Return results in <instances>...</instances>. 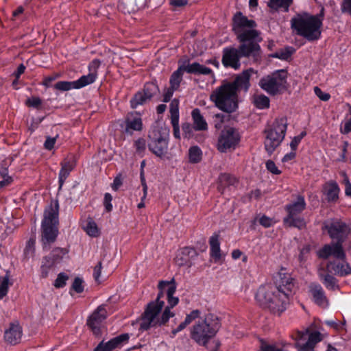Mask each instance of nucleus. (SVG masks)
Segmentation results:
<instances>
[{
	"label": "nucleus",
	"mask_w": 351,
	"mask_h": 351,
	"mask_svg": "<svg viewBox=\"0 0 351 351\" xmlns=\"http://www.w3.org/2000/svg\"><path fill=\"white\" fill-rule=\"evenodd\" d=\"M101 60L93 59L88 64V69L89 73L80 77L85 86L94 83L97 77V71L101 65Z\"/></svg>",
	"instance_id": "5701e85b"
},
{
	"label": "nucleus",
	"mask_w": 351,
	"mask_h": 351,
	"mask_svg": "<svg viewBox=\"0 0 351 351\" xmlns=\"http://www.w3.org/2000/svg\"><path fill=\"white\" fill-rule=\"evenodd\" d=\"M341 174L343 178V182L345 184V193L347 196H351V183L345 172H342Z\"/></svg>",
	"instance_id": "e2e57ef3"
},
{
	"label": "nucleus",
	"mask_w": 351,
	"mask_h": 351,
	"mask_svg": "<svg viewBox=\"0 0 351 351\" xmlns=\"http://www.w3.org/2000/svg\"><path fill=\"white\" fill-rule=\"evenodd\" d=\"M107 317L106 311L103 305L99 306L88 317L87 325L96 336L101 335V327L102 322Z\"/></svg>",
	"instance_id": "a211bd4d"
},
{
	"label": "nucleus",
	"mask_w": 351,
	"mask_h": 351,
	"mask_svg": "<svg viewBox=\"0 0 351 351\" xmlns=\"http://www.w3.org/2000/svg\"><path fill=\"white\" fill-rule=\"evenodd\" d=\"M259 223L264 228H270L275 223V221L274 219L263 215L259 219Z\"/></svg>",
	"instance_id": "864d4df0"
},
{
	"label": "nucleus",
	"mask_w": 351,
	"mask_h": 351,
	"mask_svg": "<svg viewBox=\"0 0 351 351\" xmlns=\"http://www.w3.org/2000/svg\"><path fill=\"white\" fill-rule=\"evenodd\" d=\"M199 317H204V315L202 316V312L199 310L195 309L186 314L184 321L190 324L193 321L199 319Z\"/></svg>",
	"instance_id": "09e8293b"
},
{
	"label": "nucleus",
	"mask_w": 351,
	"mask_h": 351,
	"mask_svg": "<svg viewBox=\"0 0 351 351\" xmlns=\"http://www.w3.org/2000/svg\"><path fill=\"white\" fill-rule=\"evenodd\" d=\"M340 189L337 182L330 181L324 186V193L326 199L329 203H336L339 199Z\"/></svg>",
	"instance_id": "393cba45"
},
{
	"label": "nucleus",
	"mask_w": 351,
	"mask_h": 351,
	"mask_svg": "<svg viewBox=\"0 0 351 351\" xmlns=\"http://www.w3.org/2000/svg\"><path fill=\"white\" fill-rule=\"evenodd\" d=\"M266 168L267 169L273 174L279 175L281 171L276 167L275 162L271 160H269L266 162Z\"/></svg>",
	"instance_id": "13d9d810"
},
{
	"label": "nucleus",
	"mask_w": 351,
	"mask_h": 351,
	"mask_svg": "<svg viewBox=\"0 0 351 351\" xmlns=\"http://www.w3.org/2000/svg\"><path fill=\"white\" fill-rule=\"evenodd\" d=\"M311 292L312 293L313 300L316 304L323 308L328 306V300L322 287L319 285L311 284Z\"/></svg>",
	"instance_id": "a878e982"
},
{
	"label": "nucleus",
	"mask_w": 351,
	"mask_h": 351,
	"mask_svg": "<svg viewBox=\"0 0 351 351\" xmlns=\"http://www.w3.org/2000/svg\"><path fill=\"white\" fill-rule=\"evenodd\" d=\"M149 98L142 92H137L130 100V106L133 109H136L138 106L145 104L147 101H149Z\"/></svg>",
	"instance_id": "ea45409f"
},
{
	"label": "nucleus",
	"mask_w": 351,
	"mask_h": 351,
	"mask_svg": "<svg viewBox=\"0 0 351 351\" xmlns=\"http://www.w3.org/2000/svg\"><path fill=\"white\" fill-rule=\"evenodd\" d=\"M287 129V120L282 117L276 119L272 126L265 131L266 134L264 142L266 152L271 155L280 145Z\"/></svg>",
	"instance_id": "9d476101"
},
{
	"label": "nucleus",
	"mask_w": 351,
	"mask_h": 351,
	"mask_svg": "<svg viewBox=\"0 0 351 351\" xmlns=\"http://www.w3.org/2000/svg\"><path fill=\"white\" fill-rule=\"evenodd\" d=\"M317 256L324 259L336 260V258H346V253L342 247V243L332 241L319 249Z\"/></svg>",
	"instance_id": "dca6fc26"
},
{
	"label": "nucleus",
	"mask_w": 351,
	"mask_h": 351,
	"mask_svg": "<svg viewBox=\"0 0 351 351\" xmlns=\"http://www.w3.org/2000/svg\"><path fill=\"white\" fill-rule=\"evenodd\" d=\"M287 72L279 69L263 77L259 81L260 87L270 95L282 93L287 88Z\"/></svg>",
	"instance_id": "9b49d317"
},
{
	"label": "nucleus",
	"mask_w": 351,
	"mask_h": 351,
	"mask_svg": "<svg viewBox=\"0 0 351 351\" xmlns=\"http://www.w3.org/2000/svg\"><path fill=\"white\" fill-rule=\"evenodd\" d=\"M68 280L69 276L64 272H60L58 274L56 279L53 283V285L57 289L63 288L66 285Z\"/></svg>",
	"instance_id": "49530a36"
},
{
	"label": "nucleus",
	"mask_w": 351,
	"mask_h": 351,
	"mask_svg": "<svg viewBox=\"0 0 351 351\" xmlns=\"http://www.w3.org/2000/svg\"><path fill=\"white\" fill-rule=\"evenodd\" d=\"M169 128L158 121L152 124L148 133L147 147L156 156L163 158L169 149Z\"/></svg>",
	"instance_id": "423d86ee"
},
{
	"label": "nucleus",
	"mask_w": 351,
	"mask_h": 351,
	"mask_svg": "<svg viewBox=\"0 0 351 351\" xmlns=\"http://www.w3.org/2000/svg\"><path fill=\"white\" fill-rule=\"evenodd\" d=\"M56 265L58 264L50 254L44 256L40 265V276L43 278H47L51 269Z\"/></svg>",
	"instance_id": "7c9ffc66"
},
{
	"label": "nucleus",
	"mask_w": 351,
	"mask_h": 351,
	"mask_svg": "<svg viewBox=\"0 0 351 351\" xmlns=\"http://www.w3.org/2000/svg\"><path fill=\"white\" fill-rule=\"evenodd\" d=\"M326 271L339 276H346L351 274V267L346 258L329 260L326 264Z\"/></svg>",
	"instance_id": "6ab92c4d"
},
{
	"label": "nucleus",
	"mask_w": 351,
	"mask_h": 351,
	"mask_svg": "<svg viewBox=\"0 0 351 351\" xmlns=\"http://www.w3.org/2000/svg\"><path fill=\"white\" fill-rule=\"evenodd\" d=\"M176 90V89H173L171 86L167 88L164 92L162 101L165 103L169 102Z\"/></svg>",
	"instance_id": "774afa93"
},
{
	"label": "nucleus",
	"mask_w": 351,
	"mask_h": 351,
	"mask_svg": "<svg viewBox=\"0 0 351 351\" xmlns=\"http://www.w3.org/2000/svg\"><path fill=\"white\" fill-rule=\"evenodd\" d=\"M176 262L179 266L187 265L190 267L191 265L189 257L182 256V252L176 256Z\"/></svg>",
	"instance_id": "6e6d98bb"
},
{
	"label": "nucleus",
	"mask_w": 351,
	"mask_h": 351,
	"mask_svg": "<svg viewBox=\"0 0 351 351\" xmlns=\"http://www.w3.org/2000/svg\"><path fill=\"white\" fill-rule=\"evenodd\" d=\"M189 162L191 164L199 163L202 159V151L197 145L192 146L189 149Z\"/></svg>",
	"instance_id": "72a5a7b5"
},
{
	"label": "nucleus",
	"mask_w": 351,
	"mask_h": 351,
	"mask_svg": "<svg viewBox=\"0 0 351 351\" xmlns=\"http://www.w3.org/2000/svg\"><path fill=\"white\" fill-rule=\"evenodd\" d=\"M184 72L194 75H210L212 78H215V73L211 69L197 62L191 63L189 58L186 57L179 60L178 69L170 76L169 86L173 89L178 90Z\"/></svg>",
	"instance_id": "0eeeda50"
},
{
	"label": "nucleus",
	"mask_w": 351,
	"mask_h": 351,
	"mask_svg": "<svg viewBox=\"0 0 351 351\" xmlns=\"http://www.w3.org/2000/svg\"><path fill=\"white\" fill-rule=\"evenodd\" d=\"M0 176L2 180L0 181V190L10 185L13 182V178L8 174V168H3L0 171Z\"/></svg>",
	"instance_id": "79ce46f5"
},
{
	"label": "nucleus",
	"mask_w": 351,
	"mask_h": 351,
	"mask_svg": "<svg viewBox=\"0 0 351 351\" xmlns=\"http://www.w3.org/2000/svg\"><path fill=\"white\" fill-rule=\"evenodd\" d=\"M130 335L128 333L121 334L106 342L101 341L95 348L93 351H112L117 348H121L128 343Z\"/></svg>",
	"instance_id": "aec40b11"
},
{
	"label": "nucleus",
	"mask_w": 351,
	"mask_h": 351,
	"mask_svg": "<svg viewBox=\"0 0 351 351\" xmlns=\"http://www.w3.org/2000/svg\"><path fill=\"white\" fill-rule=\"evenodd\" d=\"M88 235L92 237H97L99 234V230L95 221L88 217L84 221L82 226Z\"/></svg>",
	"instance_id": "473e14b6"
},
{
	"label": "nucleus",
	"mask_w": 351,
	"mask_h": 351,
	"mask_svg": "<svg viewBox=\"0 0 351 351\" xmlns=\"http://www.w3.org/2000/svg\"><path fill=\"white\" fill-rule=\"evenodd\" d=\"M294 288V278L282 269L278 273L274 285L267 283L258 287L255 300L261 307L280 315L287 309Z\"/></svg>",
	"instance_id": "f03ea898"
},
{
	"label": "nucleus",
	"mask_w": 351,
	"mask_h": 351,
	"mask_svg": "<svg viewBox=\"0 0 351 351\" xmlns=\"http://www.w3.org/2000/svg\"><path fill=\"white\" fill-rule=\"evenodd\" d=\"M324 273L325 271L324 268H319L318 269V275L325 287L328 289L335 290L337 287V279L330 275V273H328L326 274Z\"/></svg>",
	"instance_id": "2f4dec72"
},
{
	"label": "nucleus",
	"mask_w": 351,
	"mask_h": 351,
	"mask_svg": "<svg viewBox=\"0 0 351 351\" xmlns=\"http://www.w3.org/2000/svg\"><path fill=\"white\" fill-rule=\"evenodd\" d=\"M183 133L186 138H191L193 136V125L189 123H183L182 125Z\"/></svg>",
	"instance_id": "052dcab7"
},
{
	"label": "nucleus",
	"mask_w": 351,
	"mask_h": 351,
	"mask_svg": "<svg viewBox=\"0 0 351 351\" xmlns=\"http://www.w3.org/2000/svg\"><path fill=\"white\" fill-rule=\"evenodd\" d=\"M69 250L66 247H55L53 248L50 254L53 258L57 264L60 263L63 259L68 255Z\"/></svg>",
	"instance_id": "58836bf2"
},
{
	"label": "nucleus",
	"mask_w": 351,
	"mask_h": 351,
	"mask_svg": "<svg viewBox=\"0 0 351 351\" xmlns=\"http://www.w3.org/2000/svg\"><path fill=\"white\" fill-rule=\"evenodd\" d=\"M134 146L136 150V153L141 157L143 156L147 147L145 139L143 138H138L134 141Z\"/></svg>",
	"instance_id": "c03bdc74"
},
{
	"label": "nucleus",
	"mask_w": 351,
	"mask_h": 351,
	"mask_svg": "<svg viewBox=\"0 0 351 351\" xmlns=\"http://www.w3.org/2000/svg\"><path fill=\"white\" fill-rule=\"evenodd\" d=\"M261 349L262 351H284L283 348H278L275 344L262 343Z\"/></svg>",
	"instance_id": "69168bd1"
},
{
	"label": "nucleus",
	"mask_w": 351,
	"mask_h": 351,
	"mask_svg": "<svg viewBox=\"0 0 351 351\" xmlns=\"http://www.w3.org/2000/svg\"><path fill=\"white\" fill-rule=\"evenodd\" d=\"M141 184L143 186V195L141 197V202L138 204V208H142L145 207L144 199L146 198L147 193V184L145 182V178L143 176V173H141Z\"/></svg>",
	"instance_id": "603ef678"
},
{
	"label": "nucleus",
	"mask_w": 351,
	"mask_h": 351,
	"mask_svg": "<svg viewBox=\"0 0 351 351\" xmlns=\"http://www.w3.org/2000/svg\"><path fill=\"white\" fill-rule=\"evenodd\" d=\"M250 86V74L243 72L232 82L225 83L216 88L210 94V99L219 110L228 113L233 112L238 108V90H243L246 92Z\"/></svg>",
	"instance_id": "7ed1b4c3"
},
{
	"label": "nucleus",
	"mask_w": 351,
	"mask_h": 351,
	"mask_svg": "<svg viewBox=\"0 0 351 351\" xmlns=\"http://www.w3.org/2000/svg\"><path fill=\"white\" fill-rule=\"evenodd\" d=\"M159 91L158 85L154 82H147L144 85L142 92L151 99Z\"/></svg>",
	"instance_id": "a19ab883"
},
{
	"label": "nucleus",
	"mask_w": 351,
	"mask_h": 351,
	"mask_svg": "<svg viewBox=\"0 0 351 351\" xmlns=\"http://www.w3.org/2000/svg\"><path fill=\"white\" fill-rule=\"evenodd\" d=\"M193 129L195 131H206L208 130V124L204 117L197 108L191 112Z\"/></svg>",
	"instance_id": "cd10ccee"
},
{
	"label": "nucleus",
	"mask_w": 351,
	"mask_h": 351,
	"mask_svg": "<svg viewBox=\"0 0 351 351\" xmlns=\"http://www.w3.org/2000/svg\"><path fill=\"white\" fill-rule=\"evenodd\" d=\"M305 132H302L300 135L295 136L290 143V147L292 151H295L297 149L298 144L300 143L303 136L305 135Z\"/></svg>",
	"instance_id": "0e129e2a"
},
{
	"label": "nucleus",
	"mask_w": 351,
	"mask_h": 351,
	"mask_svg": "<svg viewBox=\"0 0 351 351\" xmlns=\"http://www.w3.org/2000/svg\"><path fill=\"white\" fill-rule=\"evenodd\" d=\"M58 136V135L56 137L47 136L44 143L45 149L49 151L53 149Z\"/></svg>",
	"instance_id": "680f3d73"
},
{
	"label": "nucleus",
	"mask_w": 351,
	"mask_h": 351,
	"mask_svg": "<svg viewBox=\"0 0 351 351\" xmlns=\"http://www.w3.org/2000/svg\"><path fill=\"white\" fill-rule=\"evenodd\" d=\"M72 289L77 293L84 291L83 280L79 277H76L72 284Z\"/></svg>",
	"instance_id": "3c124183"
},
{
	"label": "nucleus",
	"mask_w": 351,
	"mask_h": 351,
	"mask_svg": "<svg viewBox=\"0 0 351 351\" xmlns=\"http://www.w3.org/2000/svg\"><path fill=\"white\" fill-rule=\"evenodd\" d=\"M59 204L56 202L45 210L44 218L41 223V242L45 251L49 250L51 245L58 237L59 231Z\"/></svg>",
	"instance_id": "39448f33"
},
{
	"label": "nucleus",
	"mask_w": 351,
	"mask_h": 351,
	"mask_svg": "<svg viewBox=\"0 0 351 351\" xmlns=\"http://www.w3.org/2000/svg\"><path fill=\"white\" fill-rule=\"evenodd\" d=\"M210 244V254L212 258L215 259V261L220 260L221 255V249H220V242H219V235L217 233H214L209 239Z\"/></svg>",
	"instance_id": "c85d7f7f"
},
{
	"label": "nucleus",
	"mask_w": 351,
	"mask_h": 351,
	"mask_svg": "<svg viewBox=\"0 0 351 351\" xmlns=\"http://www.w3.org/2000/svg\"><path fill=\"white\" fill-rule=\"evenodd\" d=\"M255 21L248 19L242 12H237L232 19V29L240 45L237 48L226 47L223 49L221 62L226 68L237 70L241 66V58H251L254 62L261 58V49L259 43L262 41L261 32L256 29Z\"/></svg>",
	"instance_id": "f257e3e1"
},
{
	"label": "nucleus",
	"mask_w": 351,
	"mask_h": 351,
	"mask_svg": "<svg viewBox=\"0 0 351 351\" xmlns=\"http://www.w3.org/2000/svg\"><path fill=\"white\" fill-rule=\"evenodd\" d=\"M120 127L123 133L129 135L133 134L134 132H141L143 128L141 113L136 111L129 112L120 124Z\"/></svg>",
	"instance_id": "2eb2a0df"
},
{
	"label": "nucleus",
	"mask_w": 351,
	"mask_h": 351,
	"mask_svg": "<svg viewBox=\"0 0 351 351\" xmlns=\"http://www.w3.org/2000/svg\"><path fill=\"white\" fill-rule=\"evenodd\" d=\"M293 0H269L268 5L273 9L288 12Z\"/></svg>",
	"instance_id": "c9c22d12"
},
{
	"label": "nucleus",
	"mask_w": 351,
	"mask_h": 351,
	"mask_svg": "<svg viewBox=\"0 0 351 351\" xmlns=\"http://www.w3.org/2000/svg\"><path fill=\"white\" fill-rule=\"evenodd\" d=\"M61 169L58 174L59 190H60L70 173L73 170L75 162L74 160H65L60 163Z\"/></svg>",
	"instance_id": "b1692460"
},
{
	"label": "nucleus",
	"mask_w": 351,
	"mask_h": 351,
	"mask_svg": "<svg viewBox=\"0 0 351 351\" xmlns=\"http://www.w3.org/2000/svg\"><path fill=\"white\" fill-rule=\"evenodd\" d=\"M314 92L315 94L322 101H326L330 97V95L328 93H323L317 86L314 88Z\"/></svg>",
	"instance_id": "338daca9"
},
{
	"label": "nucleus",
	"mask_w": 351,
	"mask_h": 351,
	"mask_svg": "<svg viewBox=\"0 0 351 351\" xmlns=\"http://www.w3.org/2000/svg\"><path fill=\"white\" fill-rule=\"evenodd\" d=\"M295 52V49L292 47H286L284 49L271 54V57L278 58L282 60H287Z\"/></svg>",
	"instance_id": "4c0bfd02"
},
{
	"label": "nucleus",
	"mask_w": 351,
	"mask_h": 351,
	"mask_svg": "<svg viewBox=\"0 0 351 351\" xmlns=\"http://www.w3.org/2000/svg\"><path fill=\"white\" fill-rule=\"evenodd\" d=\"M181 251L182 255L189 257V259L197 256V253L195 249L191 247H185L182 248Z\"/></svg>",
	"instance_id": "4d7b16f0"
},
{
	"label": "nucleus",
	"mask_w": 351,
	"mask_h": 351,
	"mask_svg": "<svg viewBox=\"0 0 351 351\" xmlns=\"http://www.w3.org/2000/svg\"><path fill=\"white\" fill-rule=\"evenodd\" d=\"M169 111L171 114V121L179 120V101L177 99L171 100L169 105Z\"/></svg>",
	"instance_id": "37998d69"
},
{
	"label": "nucleus",
	"mask_w": 351,
	"mask_h": 351,
	"mask_svg": "<svg viewBox=\"0 0 351 351\" xmlns=\"http://www.w3.org/2000/svg\"><path fill=\"white\" fill-rule=\"evenodd\" d=\"M112 196L109 193H106L104 195V205L106 211L110 212L112 210Z\"/></svg>",
	"instance_id": "bf43d9fd"
},
{
	"label": "nucleus",
	"mask_w": 351,
	"mask_h": 351,
	"mask_svg": "<svg viewBox=\"0 0 351 351\" xmlns=\"http://www.w3.org/2000/svg\"><path fill=\"white\" fill-rule=\"evenodd\" d=\"M313 327V324L308 327V351H314L313 348L316 344L325 338L324 334L314 330Z\"/></svg>",
	"instance_id": "c756f323"
},
{
	"label": "nucleus",
	"mask_w": 351,
	"mask_h": 351,
	"mask_svg": "<svg viewBox=\"0 0 351 351\" xmlns=\"http://www.w3.org/2000/svg\"><path fill=\"white\" fill-rule=\"evenodd\" d=\"M307 335V328L304 329L302 332H298L295 337V346L298 351H307V340L306 336Z\"/></svg>",
	"instance_id": "f704fd0d"
},
{
	"label": "nucleus",
	"mask_w": 351,
	"mask_h": 351,
	"mask_svg": "<svg viewBox=\"0 0 351 351\" xmlns=\"http://www.w3.org/2000/svg\"><path fill=\"white\" fill-rule=\"evenodd\" d=\"M324 16V8L316 15H308V41L318 40L321 36L322 21Z\"/></svg>",
	"instance_id": "f3484780"
},
{
	"label": "nucleus",
	"mask_w": 351,
	"mask_h": 351,
	"mask_svg": "<svg viewBox=\"0 0 351 351\" xmlns=\"http://www.w3.org/2000/svg\"><path fill=\"white\" fill-rule=\"evenodd\" d=\"M253 103L258 109L263 110L269 107L270 100L267 96L260 94L254 96Z\"/></svg>",
	"instance_id": "e433bc0d"
},
{
	"label": "nucleus",
	"mask_w": 351,
	"mask_h": 351,
	"mask_svg": "<svg viewBox=\"0 0 351 351\" xmlns=\"http://www.w3.org/2000/svg\"><path fill=\"white\" fill-rule=\"evenodd\" d=\"M332 239L342 243L351 232V225L340 219H332L324 226Z\"/></svg>",
	"instance_id": "ddd939ff"
},
{
	"label": "nucleus",
	"mask_w": 351,
	"mask_h": 351,
	"mask_svg": "<svg viewBox=\"0 0 351 351\" xmlns=\"http://www.w3.org/2000/svg\"><path fill=\"white\" fill-rule=\"evenodd\" d=\"M83 80L80 77L75 81H59L54 85V88L61 91H69L73 89H80L85 87Z\"/></svg>",
	"instance_id": "bb28decb"
},
{
	"label": "nucleus",
	"mask_w": 351,
	"mask_h": 351,
	"mask_svg": "<svg viewBox=\"0 0 351 351\" xmlns=\"http://www.w3.org/2000/svg\"><path fill=\"white\" fill-rule=\"evenodd\" d=\"M298 261L302 267L306 268L307 267V247L304 246L300 252V254L298 256Z\"/></svg>",
	"instance_id": "8fccbe9b"
},
{
	"label": "nucleus",
	"mask_w": 351,
	"mask_h": 351,
	"mask_svg": "<svg viewBox=\"0 0 351 351\" xmlns=\"http://www.w3.org/2000/svg\"><path fill=\"white\" fill-rule=\"evenodd\" d=\"M35 244L36 240L34 238H30L26 243L24 249V255L26 258L32 257L35 254Z\"/></svg>",
	"instance_id": "a18cd8bd"
},
{
	"label": "nucleus",
	"mask_w": 351,
	"mask_h": 351,
	"mask_svg": "<svg viewBox=\"0 0 351 351\" xmlns=\"http://www.w3.org/2000/svg\"><path fill=\"white\" fill-rule=\"evenodd\" d=\"M26 104L34 108H38L42 104V100L38 97H32L27 99Z\"/></svg>",
	"instance_id": "5fc2aeb1"
},
{
	"label": "nucleus",
	"mask_w": 351,
	"mask_h": 351,
	"mask_svg": "<svg viewBox=\"0 0 351 351\" xmlns=\"http://www.w3.org/2000/svg\"><path fill=\"white\" fill-rule=\"evenodd\" d=\"M239 141V134L233 128L223 130L218 139L217 149L222 153L234 149Z\"/></svg>",
	"instance_id": "4468645a"
},
{
	"label": "nucleus",
	"mask_w": 351,
	"mask_h": 351,
	"mask_svg": "<svg viewBox=\"0 0 351 351\" xmlns=\"http://www.w3.org/2000/svg\"><path fill=\"white\" fill-rule=\"evenodd\" d=\"M291 25L297 34L307 38V12L298 14L291 19Z\"/></svg>",
	"instance_id": "4be33fe9"
},
{
	"label": "nucleus",
	"mask_w": 351,
	"mask_h": 351,
	"mask_svg": "<svg viewBox=\"0 0 351 351\" xmlns=\"http://www.w3.org/2000/svg\"><path fill=\"white\" fill-rule=\"evenodd\" d=\"M9 289V275L7 274L3 277L0 283V300H2L8 292Z\"/></svg>",
	"instance_id": "de8ad7c7"
},
{
	"label": "nucleus",
	"mask_w": 351,
	"mask_h": 351,
	"mask_svg": "<svg viewBox=\"0 0 351 351\" xmlns=\"http://www.w3.org/2000/svg\"><path fill=\"white\" fill-rule=\"evenodd\" d=\"M305 207L306 202L304 197L302 195H298L295 201L287 204L285 206V210L287 215L283 218L284 225L287 227H295L298 229L304 228L306 222L300 215L305 209Z\"/></svg>",
	"instance_id": "f8f14e48"
},
{
	"label": "nucleus",
	"mask_w": 351,
	"mask_h": 351,
	"mask_svg": "<svg viewBox=\"0 0 351 351\" xmlns=\"http://www.w3.org/2000/svg\"><path fill=\"white\" fill-rule=\"evenodd\" d=\"M23 329L18 322L10 323L4 332L5 342L10 345L19 343L21 339Z\"/></svg>",
	"instance_id": "412c9836"
},
{
	"label": "nucleus",
	"mask_w": 351,
	"mask_h": 351,
	"mask_svg": "<svg viewBox=\"0 0 351 351\" xmlns=\"http://www.w3.org/2000/svg\"><path fill=\"white\" fill-rule=\"evenodd\" d=\"M164 285H168V288L166 290L167 306L164 308L163 311L160 313L161 314L156 317V321L153 323V327L162 326L166 324L171 317H174L175 313L171 311V309L179 303V298L173 295L177 287L175 279L173 278L169 281L161 280L159 282L160 289H162Z\"/></svg>",
	"instance_id": "6e6552de"
},
{
	"label": "nucleus",
	"mask_w": 351,
	"mask_h": 351,
	"mask_svg": "<svg viewBox=\"0 0 351 351\" xmlns=\"http://www.w3.org/2000/svg\"><path fill=\"white\" fill-rule=\"evenodd\" d=\"M221 328L218 317L213 313H207L204 317H199L190 329L191 339L200 346L205 347L208 351H219L221 342L218 339L213 341V347H208V343L217 335Z\"/></svg>",
	"instance_id": "20e7f679"
},
{
	"label": "nucleus",
	"mask_w": 351,
	"mask_h": 351,
	"mask_svg": "<svg viewBox=\"0 0 351 351\" xmlns=\"http://www.w3.org/2000/svg\"><path fill=\"white\" fill-rule=\"evenodd\" d=\"M159 292L155 300L147 304L144 313L142 314L141 320L139 326V330L145 331L153 327V323L156 321V318L162 312L164 307L165 302L161 300L165 292L168 288V285H164L162 289L158 286Z\"/></svg>",
	"instance_id": "1a4fd4ad"
}]
</instances>
